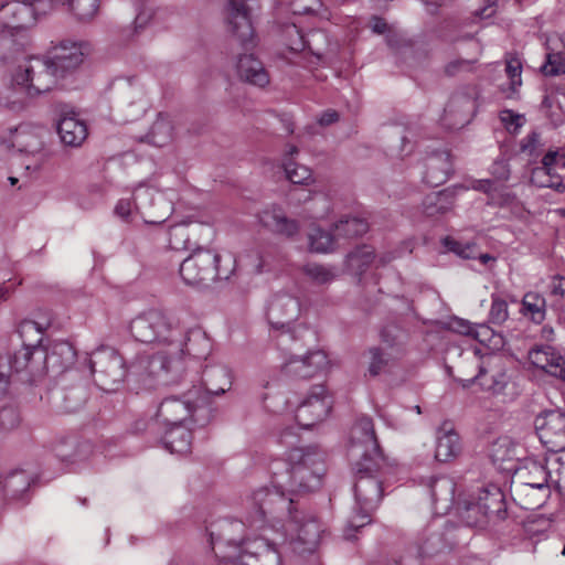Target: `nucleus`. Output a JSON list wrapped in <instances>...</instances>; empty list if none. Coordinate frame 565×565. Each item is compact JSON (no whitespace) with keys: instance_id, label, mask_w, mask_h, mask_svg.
I'll list each match as a JSON object with an SVG mask.
<instances>
[{"instance_id":"nucleus-41","label":"nucleus","mask_w":565,"mask_h":565,"mask_svg":"<svg viewBox=\"0 0 565 565\" xmlns=\"http://www.w3.org/2000/svg\"><path fill=\"white\" fill-rule=\"evenodd\" d=\"M50 9L54 4L66 6L77 20H92L99 8V0H49Z\"/></svg>"},{"instance_id":"nucleus-49","label":"nucleus","mask_w":565,"mask_h":565,"mask_svg":"<svg viewBox=\"0 0 565 565\" xmlns=\"http://www.w3.org/2000/svg\"><path fill=\"white\" fill-rule=\"evenodd\" d=\"M562 49L547 46L546 62L541 66L545 76H557L565 74V45Z\"/></svg>"},{"instance_id":"nucleus-63","label":"nucleus","mask_w":565,"mask_h":565,"mask_svg":"<svg viewBox=\"0 0 565 565\" xmlns=\"http://www.w3.org/2000/svg\"><path fill=\"white\" fill-rule=\"evenodd\" d=\"M491 173L499 180H508L510 177L508 160L504 158L497 159L491 166Z\"/></svg>"},{"instance_id":"nucleus-8","label":"nucleus","mask_w":565,"mask_h":565,"mask_svg":"<svg viewBox=\"0 0 565 565\" xmlns=\"http://www.w3.org/2000/svg\"><path fill=\"white\" fill-rule=\"evenodd\" d=\"M181 354L159 350L154 354H138L127 366L128 376L146 388L157 384L172 385L183 375Z\"/></svg>"},{"instance_id":"nucleus-44","label":"nucleus","mask_w":565,"mask_h":565,"mask_svg":"<svg viewBox=\"0 0 565 565\" xmlns=\"http://www.w3.org/2000/svg\"><path fill=\"white\" fill-rule=\"evenodd\" d=\"M302 273L310 280V282L318 286L329 285L339 276V271L335 266L318 263L306 264L302 267Z\"/></svg>"},{"instance_id":"nucleus-17","label":"nucleus","mask_w":565,"mask_h":565,"mask_svg":"<svg viewBox=\"0 0 565 565\" xmlns=\"http://www.w3.org/2000/svg\"><path fill=\"white\" fill-rule=\"evenodd\" d=\"M50 9L49 0H14L0 6V20L11 29H22L35 22Z\"/></svg>"},{"instance_id":"nucleus-58","label":"nucleus","mask_w":565,"mask_h":565,"mask_svg":"<svg viewBox=\"0 0 565 565\" xmlns=\"http://www.w3.org/2000/svg\"><path fill=\"white\" fill-rule=\"evenodd\" d=\"M509 317L508 303L505 300L493 296L489 312V320L493 324H502Z\"/></svg>"},{"instance_id":"nucleus-42","label":"nucleus","mask_w":565,"mask_h":565,"mask_svg":"<svg viewBox=\"0 0 565 565\" xmlns=\"http://www.w3.org/2000/svg\"><path fill=\"white\" fill-rule=\"evenodd\" d=\"M172 136L173 126L170 118L167 115L159 114L146 135V141L156 147H162L172 140Z\"/></svg>"},{"instance_id":"nucleus-26","label":"nucleus","mask_w":565,"mask_h":565,"mask_svg":"<svg viewBox=\"0 0 565 565\" xmlns=\"http://www.w3.org/2000/svg\"><path fill=\"white\" fill-rule=\"evenodd\" d=\"M328 356L323 351L309 352L305 356H291L285 364L286 372L299 379H310L328 366Z\"/></svg>"},{"instance_id":"nucleus-50","label":"nucleus","mask_w":565,"mask_h":565,"mask_svg":"<svg viewBox=\"0 0 565 565\" xmlns=\"http://www.w3.org/2000/svg\"><path fill=\"white\" fill-rule=\"evenodd\" d=\"M461 521L470 527L483 526L487 524L489 516L482 511L477 502H468L459 510Z\"/></svg>"},{"instance_id":"nucleus-52","label":"nucleus","mask_w":565,"mask_h":565,"mask_svg":"<svg viewBox=\"0 0 565 565\" xmlns=\"http://www.w3.org/2000/svg\"><path fill=\"white\" fill-rule=\"evenodd\" d=\"M284 170L287 179L294 184H308L312 180L311 170L306 166L298 164L292 159L284 160Z\"/></svg>"},{"instance_id":"nucleus-64","label":"nucleus","mask_w":565,"mask_h":565,"mask_svg":"<svg viewBox=\"0 0 565 565\" xmlns=\"http://www.w3.org/2000/svg\"><path fill=\"white\" fill-rule=\"evenodd\" d=\"M540 143V134L533 131L527 135L521 145V149L523 152L533 153Z\"/></svg>"},{"instance_id":"nucleus-35","label":"nucleus","mask_w":565,"mask_h":565,"mask_svg":"<svg viewBox=\"0 0 565 565\" xmlns=\"http://www.w3.org/2000/svg\"><path fill=\"white\" fill-rule=\"evenodd\" d=\"M236 70L239 78L255 86L264 87L269 83V76L263 63L253 54L241 55Z\"/></svg>"},{"instance_id":"nucleus-55","label":"nucleus","mask_w":565,"mask_h":565,"mask_svg":"<svg viewBox=\"0 0 565 565\" xmlns=\"http://www.w3.org/2000/svg\"><path fill=\"white\" fill-rule=\"evenodd\" d=\"M552 174V170L542 167H535L532 169L530 182L531 184L537 188H550L559 193L565 191V185L563 181H557V183H551L550 177Z\"/></svg>"},{"instance_id":"nucleus-12","label":"nucleus","mask_w":565,"mask_h":565,"mask_svg":"<svg viewBox=\"0 0 565 565\" xmlns=\"http://www.w3.org/2000/svg\"><path fill=\"white\" fill-rule=\"evenodd\" d=\"M110 95L124 121L138 119L149 107L143 85L136 77L116 78L110 85Z\"/></svg>"},{"instance_id":"nucleus-61","label":"nucleus","mask_w":565,"mask_h":565,"mask_svg":"<svg viewBox=\"0 0 565 565\" xmlns=\"http://www.w3.org/2000/svg\"><path fill=\"white\" fill-rule=\"evenodd\" d=\"M475 63L472 60L458 58L449 62L445 66V73L449 76H455L462 71L471 70V65Z\"/></svg>"},{"instance_id":"nucleus-60","label":"nucleus","mask_w":565,"mask_h":565,"mask_svg":"<svg viewBox=\"0 0 565 565\" xmlns=\"http://www.w3.org/2000/svg\"><path fill=\"white\" fill-rule=\"evenodd\" d=\"M505 71L511 79V87L514 90L522 83V81H521V73H522L521 62L518 58L508 60Z\"/></svg>"},{"instance_id":"nucleus-18","label":"nucleus","mask_w":565,"mask_h":565,"mask_svg":"<svg viewBox=\"0 0 565 565\" xmlns=\"http://www.w3.org/2000/svg\"><path fill=\"white\" fill-rule=\"evenodd\" d=\"M534 426L541 443L548 450H565V413L559 409L544 411L535 417Z\"/></svg>"},{"instance_id":"nucleus-1","label":"nucleus","mask_w":565,"mask_h":565,"mask_svg":"<svg viewBox=\"0 0 565 565\" xmlns=\"http://www.w3.org/2000/svg\"><path fill=\"white\" fill-rule=\"evenodd\" d=\"M88 51L85 42L61 41L45 56L24 58L14 71L12 81L31 97L46 93L60 79L76 72Z\"/></svg>"},{"instance_id":"nucleus-3","label":"nucleus","mask_w":565,"mask_h":565,"mask_svg":"<svg viewBox=\"0 0 565 565\" xmlns=\"http://www.w3.org/2000/svg\"><path fill=\"white\" fill-rule=\"evenodd\" d=\"M355 471V505L343 530L347 541L355 539L354 532L371 523V513L383 497V483L386 475L384 457L358 459L353 463Z\"/></svg>"},{"instance_id":"nucleus-45","label":"nucleus","mask_w":565,"mask_h":565,"mask_svg":"<svg viewBox=\"0 0 565 565\" xmlns=\"http://www.w3.org/2000/svg\"><path fill=\"white\" fill-rule=\"evenodd\" d=\"M333 231L335 237H358L369 231V223L359 216H344L334 223Z\"/></svg>"},{"instance_id":"nucleus-27","label":"nucleus","mask_w":565,"mask_h":565,"mask_svg":"<svg viewBox=\"0 0 565 565\" xmlns=\"http://www.w3.org/2000/svg\"><path fill=\"white\" fill-rule=\"evenodd\" d=\"M182 329V351L181 362L183 366V373L185 372L186 356H193L195 359L205 358L211 351V341L206 333L200 327L183 328Z\"/></svg>"},{"instance_id":"nucleus-56","label":"nucleus","mask_w":565,"mask_h":565,"mask_svg":"<svg viewBox=\"0 0 565 565\" xmlns=\"http://www.w3.org/2000/svg\"><path fill=\"white\" fill-rule=\"evenodd\" d=\"M20 422V414L13 405H0V434L15 429Z\"/></svg>"},{"instance_id":"nucleus-2","label":"nucleus","mask_w":565,"mask_h":565,"mask_svg":"<svg viewBox=\"0 0 565 565\" xmlns=\"http://www.w3.org/2000/svg\"><path fill=\"white\" fill-rule=\"evenodd\" d=\"M252 501L256 508V516L250 520L252 523L263 522L268 515L287 510V530L292 533L288 542L290 548L298 554L312 553L316 550L322 529L313 515L294 511V501L287 500L277 489L260 488L253 493Z\"/></svg>"},{"instance_id":"nucleus-40","label":"nucleus","mask_w":565,"mask_h":565,"mask_svg":"<svg viewBox=\"0 0 565 565\" xmlns=\"http://www.w3.org/2000/svg\"><path fill=\"white\" fill-rule=\"evenodd\" d=\"M476 502L480 508L482 507V511L486 512L489 519L494 514L499 519H504V495L500 489L493 487L492 489L482 490Z\"/></svg>"},{"instance_id":"nucleus-32","label":"nucleus","mask_w":565,"mask_h":565,"mask_svg":"<svg viewBox=\"0 0 565 565\" xmlns=\"http://www.w3.org/2000/svg\"><path fill=\"white\" fill-rule=\"evenodd\" d=\"M193 424L164 425L162 443L170 452L186 454L192 443Z\"/></svg>"},{"instance_id":"nucleus-28","label":"nucleus","mask_w":565,"mask_h":565,"mask_svg":"<svg viewBox=\"0 0 565 565\" xmlns=\"http://www.w3.org/2000/svg\"><path fill=\"white\" fill-rule=\"evenodd\" d=\"M529 358L534 366L565 382V358L554 348L550 345L534 348L530 350Z\"/></svg>"},{"instance_id":"nucleus-20","label":"nucleus","mask_w":565,"mask_h":565,"mask_svg":"<svg viewBox=\"0 0 565 565\" xmlns=\"http://www.w3.org/2000/svg\"><path fill=\"white\" fill-rule=\"evenodd\" d=\"M331 409V399L322 385L313 386L307 398L296 411V420L303 428H310L323 420Z\"/></svg>"},{"instance_id":"nucleus-5","label":"nucleus","mask_w":565,"mask_h":565,"mask_svg":"<svg viewBox=\"0 0 565 565\" xmlns=\"http://www.w3.org/2000/svg\"><path fill=\"white\" fill-rule=\"evenodd\" d=\"M218 533L215 534L213 531L210 533L212 548L215 555L223 554L222 563H224V556H232V559L236 558V552H239L238 557L242 558L243 554H250L258 557H273L276 564L280 563V550L279 545L287 543L284 539L282 543L277 541H270L266 537H258L253 541L245 539V524L242 521H222L217 524Z\"/></svg>"},{"instance_id":"nucleus-53","label":"nucleus","mask_w":565,"mask_h":565,"mask_svg":"<svg viewBox=\"0 0 565 565\" xmlns=\"http://www.w3.org/2000/svg\"><path fill=\"white\" fill-rule=\"evenodd\" d=\"M334 237V235L320 227L312 228L309 234L311 250L316 253H328L332 250Z\"/></svg>"},{"instance_id":"nucleus-47","label":"nucleus","mask_w":565,"mask_h":565,"mask_svg":"<svg viewBox=\"0 0 565 565\" xmlns=\"http://www.w3.org/2000/svg\"><path fill=\"white\" fill-rule=\"evenodd\" d=\"M47 327L49 323L43 324L33 320H23L18 327L22 347L42 348L43 332Z\"/></svg>"},{"instance_id":"nucleus-59","label":"nucleus","mask_w":565,"mask_h":565,"mask_svg":"<svg viewBox=\"0 0 565 565\" xmlns=\"http://www.w3.org/2000/svg\"><path fill=\"white\" fill-rule=\"evenodd\" d=\"M500 119L505 129L511 134H516L524 122L523 116L515 114L510 109L502 110L500 113Z\"/></svg>"},{"instance_id":"nucleus-37","label":"nucleus","mask_w":565,"mask_h":565,"mask_svg":"<svg viewBox=\"0 0 565 565\" xmlns=\"http://www.w3.org/2000/svg\"><path fill=\"white\" fill-rule=\"evenodd\" d=\"M41 132V128L22 124L11 131V145L20 152H36L42 147Z\"/></svg>"},{"instance_id":"nucleus-54","label":"nucleus","mask_w":565,"mask_h":565,"mask_svg":"<svg viewBox=\"0 0 565 565\" xmlns=\"http://www.w3.org/2000/svg\"><path fill=\"white\" fill-rule=\"evenodd\" d=\"M391 137L392 139H396L398 141L396 145H391L390 149L392 154L404 158L413 152L414 142L409 139L408 131L405 128H394Z\"/></svg>"},{"instance_id":"nucleus-43","label":"nucleus","mask_w":565,"mask_h":565,"mask_svg":"<svg viewBox=\"0 0 565 565\" xmlns=\"http://www.w3.org/2000/svg\"><path fill=\"white\" fill-rule=\"evenodd\" d=\"M521 313L535 324H541L546 317V300L536 292H526L522 299Z\"/></svg>"},{"instance_id":"nucleus-57","label":"nucleus","mask_w":565,"mask_h":565,"mask_svg":"<svg viewBox=\"0 0 565 565\" xmlns=\"http://www.w3.org/2000/svg\"><path fill=\"white\" fill-rule=\"evenodd\" d=\"M63 409L67 413L76 412L86 401V393L83 387H74L65 392Z\"/></svg>"},{"instance_id":"nucleus-11","label":"nucleus","mask_w":565,"mask_h":565,"mask_svg":"<svg viewBox=\"0 0 565 565\" xmlns=\"http://www.w3.org/2000/svg\"><path fill=\"white\" fill-rule=\"evenodd\" d=\"M89 367L96 385L113 393L122 387L128 370L124 358L110 347H100L89 358Z\"/></svg>"},{"instance_id":"nucleus-22","label":"nucleus","mask_w":565,"mask_h":565,"mask_svg":"<svg viewBox=\"0 0 565 565\" xmlns=\"http://www.w3.org/2000/svg\"><path fill=\"white\" fill-rule=\"evenodd\" d=\"M476 92L455 93L445 107L443 124L449 129H460L468 125L476 114Z\"/></svg>"},{"instance_id":"nucleus-21","label":"nucleus","mask_w":565,"mask_h":565,"mask_svg":"<svg viewBox=\"0 0 565 565\" xmlns=\"http://www.w3.org/2000/svg\"><path fill=\"white\" fill-rule=\"evenodd\" d=\"M36 482V473L26 469H14L0 477V498L8 502L26 503L31 488Z\"/></svg>"},{"instance_id":"nucleus-9","label":"nucleus","mask_w":565,"mask_h":565,"mask_svg":"<svg viewBox=\"0 0 565 565\" xmlns=\"http://www.w3.org/2000/svg\"><path fill=\"white\" fill-rule=\"evenodd\" d=\"M235 258L198 248L180 265V276L188 285L207 286L216 279H228L235 270Z\"/></svg>"},{"instance_id":"nucleus-33","label":"nucleus","mask_w":565,"mask_h":565,"mask_svg":"<svg viewBox=\"0 0 565 565\" xmlns=\"http://www.w3.org/2000/svg\"><path fill=\"white\" fill-rule=\"evenodd\" d=\"M202 380L205 386L202 391L207 395L210 406L211 395H222L228 391L232 385V374L230 369L225 365H212L205 367Z\"/></svg>"},{"instance_id":"nucleus-39","label":"nucleus","mask_w":565,"mask_h":565,"mask_svg":"<svg viewBox=\"0 0 565 565\" xmlns=\"http://www.w3.org/2000/svg\"><path fill=\"white\" fill-rule=\"evenodd\" d=\"M431 500L439 504L443 512H447L455 501V482L448 477H438L429 484Z\"/></svg>"},{"instance_id":"nucleus-31","label":"nucleus","mask_w":565,"mask_h":565,"mask_svg":"<svg viewBox=\"0 0 565 565\" xmlns=\"http://www.w3.org/2000/svg\"><path fill=\"white\" fill-rule=\"evenodd\" d=\"M46 373L49 371L60 374L68 370L75 362L76 351L66 341L54 342L45 350Z\"/></svg>"},{"instance_id":"nucleus-62","label":"nucleus","mask_w":565,"mask_h":565,"mask_svg":"<svg viewBox=\"0 0 565 565\" xmlns=\"http://www.w3.org/2000/svg\"><path fill=\"white\" fill-rule=\"evenodd\" d=\"M152 18V11L150 9L143 8L140 10L134 21V31L129 36H134L139 34L141 30L149 23Z\"/></svg>"},{"instance_id":"nucleus-10","label":"nucleus","mask_w":565,"mask_h":565,"mask_svg":"<svg viewBox=\"0 0 565 565\" xmlns=\"http://www.w3.org/2000/svg\"><path fill=\"white\" fill-rule=\"evenodd\" d=\"M44 348L22 347L13 355H0V395L9 386L12 373L25 382H35L46 374Z\"/></svg>"},{"instance_id":"nucleus-6","label":"nucleus","mask_w":565,"mask_h":565,"mask_svg":"<svg viewBox=\"0 0 565 565\" xmlns=\"http://www.w3.org/2000/svg\"><path fill=\"white\" fill-rule=\"evenodd\" d=\"M213 416L209 398L201 385L193 384L180 395H171L161 401L156 413V422L164 425L193 424L203 427Z\"/></svg>"},{"instance_id":"nucleus-48","label":"nucleus","mask_w":565,"mask_h":565,"mask_svg":"<svg viewBox=\"0 0 565 565\" xmlns=\"http://www.w3.org/2000/svg\"><path fill=\"white\" fill-rule=\"evenodd\" d=\"M406 338L405 331L394 323L385 326L381 331L382 343L391 350L390 353H393L395 358H399L404 353Z\"/></svg>"},{"instance_id":"nucleus-14","label":"nucleus","mask_w":565,"mask_h":565,"mask_svg":"<svg viewBox=\"0 0 565 565\" xmlns=\"http://www.w3.org/2000/svg\"><path fill=\"white\" fill-rule=\"evenodd\" d=\"M300 311L299 299L289 294H278L270 300L267 320L273 328L282 331L281 342L286 341L285 338L296 340L300 337L301 331H306L305 328L295 324Z\"/></svg>"},{"instance_id":"nucleus-38","label":"nucleus","mask_w":565,"mask_h":565,"mask_svg":"<svg viewBox=\"0 0 565 565\" xmlns=\"http://www.w3.org/2000/svg\"><path fill=\"white\" fill-rule=\"evenodd\" d=\"M375 259L376 254L372 246L360 245L347 255L345 267L350 274L361 277Z\"/></svg>"},{"instance_id":"nucleus-23","label":"nucleus","mask_w":565,"mask_h":565,"mask_svg":"<svg viewBox=\"0 0 565 565\" xmlns=\"http://www.w3.org/2000/svg\"><path fill=\"white\" fill-rule=\"evenodd\" d=\"M252 1L253 0H227L226 23L228 31L243 45L252 42L254 38L250 15Z\"/></svg>"},{"instance_id":"nucleus-46","label":"nucleus","mask_w":565,"mask_h":565,"mask_svg":"<svg viewBox=\"0 0 565 565\" xmlns=\"http://www.w3.org/2000/svg\"><path fill=\"white\" fill-rule=\"evenodd\" d=\"M452 207V192L445 190L430 193L423 201V210L427 216L445 214Z\"/></svg>"},{"instance_id":"nucleus-29","label":"nucleus","mask_w":565,"mask_h":565,"mask_svg":"<svg viewBox=\"0 0 565 565\" xmlns=\"http://www.w3.org/2000/svg\"><path fill=\"white\" fill-rule=\"evenodd\" d=\"M452 171L450 153L447 150L431 152L425 160L424 180L430 186L444 184Z\"/></svg>"},{"instance_id":"nucleus-16","label":"nucleus","mask_w":565,"mask_h":565,"mask_svg":"<svg viewBox=\"0 0 565 565\" xmlns=\"http://www.w3.org/2000/svg\"><path fill=\"white\" fill-rule=\"evenodd\" d=\"M455 526L449 522L434 521L416 537L418 556H434L449 551L456 544Z\"/></svg>"},{"instance_id":"nucleus-4","label":"nucleus","mask_w":565,"mask_h":565,"mask_svg":"<svg viewBox=\"0 0 565 565\" xmlns=\"http://www.w3.org/2000/svg\"><path fill=\"white\" fill-rule=\"evenodd\" d=\"M298 436L294 427L280 433L279 443L289 448L287 489L292 493H308L318 490L326 473V454L317 446L295 447Z\"/></svg>"},{"instance_id":"nucleus-15","label":"nucleus","mask_w":565,"mask_h":565,"mask_svg":"<svg viewBox=\"0 0 565 565\" xmlns=\"http://www.w3.org/2000/svg\"><path fill=\"white\" fill-rule=\"evenodd\" d=\"M134 205L147 224H162L173 212L172 201L164 193L140 185L134 191Z\"/></svg>"},{"instance_id":"nucleus-25","label":"nucleus","mask_w":565,"mask_h":565,"mask_svg":"<svg viewBox=\"0 0 565 565\" xmlns=\"http://www.w3.org/2000/svg\"><path fill=\"white\" fill-rule=\"evenodd\" d=\"M259 224L268 232L294 238L300 231L299 222L286 215L280 206L273 205L258 213Z\"/></svg>"},{"instance_id":"nucleus-19","label":"nucleus","mask_w":565,"mask_h":565,"mask_svg":"<svg viewBox=\"0 0 565 565\" xmlns=\"http://www.w3.org/2000/svg\"><path fill=\"white\" fill-rule=\"evenodd\" d=\"M351 458L365 459L383 457L375 435L373 420L370 417H360L351 429L350 448Z\"/></svg>"},{"instance_id":"nucleus-30","label":"nucleus","mask_w":565,"mask_h":565,"mask_svg":"<svg viewBox=\"0 0 565 565\" xmlns=\"http://www.w3.org/2000/svg\"><path fill=\"white\" fill-rule=\"evenodd\" d=\"M56 130L61 141L68 147H79L88 135L85 121L74 113L63 114L57 121Z\"/></svg>"},{"instance_id":"nucleus-34","label":"nucleus","mask_w":565,"mask_h":565,"mask_svg":"<svg viewBox=\"0 0 565 565\" xmlns=\"http://www.w3.org/2000/svg\"><path fill=\"white\" fill-rule=\"evenodd\" d=\"M435 458L440 462L455 459L461 451V443L458 433L448 424H444L436 436Z\"/></svg>"},{"instance_id":"nucleus-51","label":"nucleus","mask_w":565,"mask_h":565,"mask_svg":"<svg viewBox=\"0 0 565 565\" xmlns=\"http://www.w3.org/2000/svg\"><path fill=\"white\" fill-rule=\"evenodd\" d=\"M367 353L370 355L367 371L372 376H377L388 365L391 360L396 359L393 353L385 352L380 347L370 348Z\"/></svg>"},{"instance_id":"nucleus-24","label":"nucleus","mask_w":565,"mask_h":565,"mask_svg":"<svg viewBox=\"0 0 565 565\" xmlns=\"http://www.w3.org/2000/svg\"><path fill=\"white\" fill-rule=\"evenodd\" d=\"M509 382L508 375L501 365L499 359L490 358L480 366L477 375L469 380H462L465 388L470 387L473 383L480 385L484 391L493 394L502 393Z\"/></svg>"},{"instance_id":"nucleus-7","label":"nucleus","mask_w":565,"mask_h":565,"mask_svg":"<svg viewBox=\"0 0 565 565\" xmlns=\"http://www.w3.org/2000/svg\"><path fill=\"white\" fill-rule=\"evenodd\" d=\"M131 337L145 344H158L174 355L182 351V329L178 319L161 309H149L129 323Z\"/></svg>"},{"instance_id":"nucleus-36","label":"nucleus","mask_w":565,"mask_h":565,"mask_svg":"<svg viewBox=\"0 0 565 565\" xmlns=\"http://www.w3.org/2000/svg\"><path fill=\"white\" fill-rule=\"evenodd\" d=\"M284 36L290 51L300 52L308 49L312 54L321 56L320 50L313 43L326 38L322 32L312 31L305 35L297 25L288 24L284 30Z\"/></svg>"},{"instance_id":"nucleus-13","label":"nucleus","mask_w":565,"mask_h":565,"mask_svg":"<svg viewBox=\"0 0 565 565\" xmlns=\"http://www.w3.org/2000/svg\"><path fill=\"white\" fill-rule=\"evenodd\" d=\"M527 477L523 476V471H519L520 478L523 480L520 484L512 488L513 500L524 510H534L541 507L543 500L547 497L548 477L546 468L532 461L527 467Z\"/></svg>"}]
</instances>
